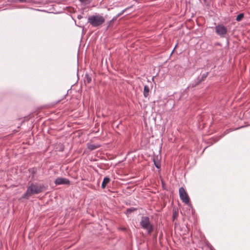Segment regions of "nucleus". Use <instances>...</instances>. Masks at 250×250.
<instances>
[{"mask_svg": "<svg viewBox=\"0 0 250 250\" xmlns=\"http://www.w3.org/2000/svg\"><path fill=\"white\" fill-rule=\"evenodd\" d=\"M44 189L43 185L32 183L27 188L26 192L22 195V198L28 199L29 197L34 194L42 192Z\"/></svg>", "mask_w": 250, "mask_h": 250, "instance_id": "nucleus-1", "label": "nucleus"}, {"mask_svg": "<svg viewBox=\"0 0 250 250\" xmlns=\"http://www.w3.org/2000/svg\"><path fill=\"white\" fill-rule=\"evenodd\" d=\"M105 21V18L100 14L93 15L88 18V22L94 27L101 26Z\"/></svg>", "mask_w": 250, "mask_h": 250, "instance_id": "nucleus-2", "label": "nucleus"}, {"mask_svg": "<svg viewBox=\"0 0 250 250\" xmlns=\"http://www.w3.org/2000/svg\"><path fill=\"white\" fill-rule=\"evenodd\" d=\"M140 224L142 229L146 230L148 234H150L152 233L153 231V226L151 223L148 217H142Z\"/></svg>", "mask_w": 250, "mask_h": 250, "instance_id": "nucleus-3", "label": "nucleus"}, {"mask_svg": "<svg viewBox=\"0 0 250 250\" xmlns=\"http://www.w3.org/2000/svg\"><path fill=\"white\" fill-rule=\"evenodd\" d=\"M179 193L182 201L186 204H188L189 203V198L184 188L183 187L180 188Z\"/></svg>", "mask_w": 250, "mask_h": 250, "instance_id": "nucleus-4", "label": "nucleus"}, {"mask_svg": "<svg viewBox=\"0 0 250 250\" xmlns=\"http://www.w3.org/2000/svg\"><path fill=\"white\" fill-rule=\"evenodd\" d=\"M216 33L222 38L225 37L227 33L226 27L222 24H218L215 27Z\"/></svg>", "mask_w": 250, "mask_h": 250, "instance_id": "nucleus-5", "label": "nucleus"}, {"mask_svg": "<svg viewBox=\"0 0 250 250\" xmlns=\"http://www.w3.org/2000/svg\"><path fill=\"white\" fill-rule=\"evenodd\" d=\"M208 74V72H206L203 74L201 77H198L196 80H195V81L190 84L191 86L194 87L200 84L202 81L205 80V79L207 77Z\"/></svg>", "mask_w": 250, "mask_h": 250, "instance_id": "nucleus-6", "label": "nucleus"}, {"mask_svg": "<svg viewBox=\"0 0 250 250\" xmlns=\"http://www.w3.org/2000/svg\"><path fill=\"white\" fill-rule=\"evenodd\" d=\"M70 181L63 177H58L54 181V183L56 185H70Z\"/></svg>", "mask_w": 250, "mask_h": 250, "instance_id": "nucleus-7", "label": "nucleus"}, {"mask_svg": "<svg viewBox=\"0 0 250 250\" xmlns=\"http://www.w3.org/2000/svg\"><path fill=\"white\" fill-rule=\"evenodd\" d=\"M150 89L148 85H145L144 88L143 95L145 98L148 97L149 95Z\"/></svg>", "mask_w": 250, "mask_h": 250, "instance_id": "nucleus-8", "label": "nucleus"}, {"mask_svg": "<svg viewBox=\"0 0 250 250\" xmlns=\"http://www.w3.org/2000/svg\"><path fill=\"white\" fill-rule=\"evenodd\" d=\"M110 179L109 178L107 177H104L102 184V188L103 189L105 188L107 184L110 182Z\"/></svg>", "mask_w": 250, "mask_h": 250, "instance_id": "nucleus-9", "label": "nucleus"}, {"mask_svg": "<svg viewBox=\"0 0 250 250\" xmlns=\"http://www.w3.org/2000/svg\"><path fill=\"white\" fill-rule=\"evenodd\" d=\"M100 146L98 145H95L92 144H87V148L90 150H93L98 147H99Z\"/></svg>", "mask_w": 250, "mask_h": 250, "instance_id": "nucleus-10", "label": "nucleus"}, {"mask_svg": "<svg viewBox=\"0 0 250 250\" xmlns=\"http://www.w3.org/2000/svg\"><path fill=\"white\" fill-rule=\"evenodd\" d=\"M178 211L177 209H173V214H172V219H173V221H174V220H175L177 217H178Z\"/></svg>", "mask_w": 250, "mask_h": 250, "instance_id": "nucleus-11", "label": "nucleus"}, {"mask_svg": "<svg viewBox=\"0 0 250 250\" xmlns=\"http://www.w3.org/2000/svg\"><path fill=\"white\" fill-rule=\"evenodd\" d=\"M136 210H137V208H127L126 210V214H129L131 212H132Z\"/></svg>", "mask_w": 250, "mask_h": 250, "instance_id": "nucleus-12", "label": "nucleus"}, {"mask_svg": "<svg viewBox=\"0 0 250 250\" xmlns=\"http://www.w3.org/2000/svg\"><path fill=\"white\" fill-rule=\"evenodd\" d=\"M244 17L243 13H240L237 15L236 20L238 21H241Z\"/></svg>", "mask_w": 250, "mask_h": 250, "instance_id": "nucleus-13", "label": "nucleus"}, {"mask_svg": "<svg viewBox=\"0 0 250 250\" xmlns=\"http://www.w3.org/2000/svg\"><path fill=\"white\" fill-rule=\"evenodd\" d=\"M85 82L89 83L91 82V78L88 74H85Z\"/></svg>", "mask_w": 250, "mask_h": 250, "instance_id": "nucleus-14", "label": "nucleus"}, {"mask_svg": "<svg viewBox=\"0 0 250 250\" xmlns=\"http://www.w3.org/2000/svg\"><path fill=\"white\" fill-rule=\"evenodd\" d=\"M154 163L155 166V167L157 168H159L161 167V164L159 161H156L155 160H154Z\"/></svg>", "mask_w": 250, "mask_h": 250, "instance_id": "nucleus-15", "label": "nucleus"}, {"mask_svg": "<svg viewBox=\"0 0 250 250\" xmlns=\"http://www.w3.org/2000/svg\"><path fill=\"white\" fill-rule=\"evenodd\" d=\"M117 19V17L115 16H114L112 19L111 20H110V21H109L108 22V26H109L112 22H114V21H115Z\"/></svg>", "mask_w": 250, "mask_h": 250, "instance_id": "nucleus-16", "label": "nucleus"}, {"mask_svg": "<svg viewBox=\"0 0 250 250\" xmlns=\"http://www.w3.org/2000/svg\"><path fill=\"white\" fill-rule=\"evenodd\" d=\"M125 10H126V9H124L123 11H122L120 13H119L118 14H117L116 16L117 17V18H118L119 17L121 16L125 11Z\"/></svg>", "mask_w": 250, "mask_h": 250, "instance_id": "nucleus-17", "label": "nucleus"}, {"mask_svg": "<svg viewBox=\"0 0 250 250\" xmlns=\"http://www.w3.org/2000/svg\"><path fill=\"white\" fill-rule=\"evenodd\" d=\"M77 18L78 19H81L83 18V17L82 15H79L78 16Z\"/></svg>", "mask_w": 250, "mask_h": 250, "instance_id": "nucleus-18", "label": "nucleus"}, {"mask_svg": "<svg viewBox=\"0 0 250 250\" xmlns=\"http://www.w3.org/2000/svg\"><path fill=\"white\" fill-rule=\"evenodd\" d=\"M81 2H84L85 0H79Z\"/></svg>", "mask_w": 250, "mask_h": 250, "instance_id": "nucleus-19", "label": "nucleus"}]
</instances>
